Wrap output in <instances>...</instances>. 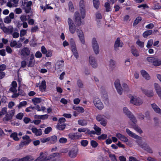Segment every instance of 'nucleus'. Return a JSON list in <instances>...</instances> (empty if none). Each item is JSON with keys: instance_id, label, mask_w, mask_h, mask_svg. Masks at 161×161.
Returning a JSON list of instances; mask_svg holds the SVG:
<instances>
[{"instance_id": "21", "label": "nucleus", "mask_w": 161, "mask_h": 161, "mask_svg": "<svg viewBox=\"0 0 161 161\" xmlns=\"http://www.w3.org/2000/svg\"><path fill=\"white\" fill-rule=\"evenodd\" d=\"M68 136L70 139L75 140L80 138L81 136V135L77 133H72L69 134Z\"/></svg>"}, {"instance_id": "31", "label": "nucleus", "mask_w": 161, "mask_h": 161, "mask_svg": "<svg viewBox=\"0 0 161 161\" xmlns=\"http://www.w3.org/2000/svg\"><path fill=\"white\" fill-rule=\"evenodd\" d=\"M17 158V161H33L34 158L32 156H27L21 158Z\"/></svg>"}, {"instance_id": "26", "label": "nucleus", "mask_w": 161, "mask_h": 161, "mask_svg": "<svg viewBox=\"0 0 161 161\" xmlns=\"http://www.w3.org/2000/svg\"><path fill=\"white\" fill-rule=\"evenodd\" d=\"M31 130L32 132L37 136H40L42 134V131L41 129H37L36 127H34Z\"/></svg>"}, {"instance_id": "19", "label": "nucleus", "mask_w": 161, "mask_h": 161, "mask_svg": "<svg viewBox=\"0 0 161 161\" xmlns=\"http://www.w3.org/2000/svg\"><path fill=\"white\" fill-rule=\"evenodd\" d=\"M89 61L90 64L93 68H96L97 67V64L94 57L92 56H90L89 57Z\"/></svg>"}, {"instance_id": "34", "label": "nucleus", "mask_w": 161, "mask_h": 161, "mask_svg": "<svg viewBox=\"0 0 161 161\" xmlns=\"http://www.w3.org/2000/svg\"><path fill=\"white\" fill-rule=\"evenodd\" d=\"M152 107L154 111L157 113L161 115V110L156 104H152Z\"/></svg>"}, {"instance_id": "28", "label": "nucleus", "mask_w": 161, "mask_h": 161, "mask_svg": "<svg viewBox=\"0 0 161 161\" xmlns=\"http://www.w3.org/2000/svg\"><path fill=\"white\" fill-rule=\"evenodd\" d=\"M141 90L144 94L148 97H152L154 95L153 92L152 91H148L143 88H141Z\"/></svg>"}, {"instance_id": "20", "label": "nucleus", "mask_w": 161, "mask_h": 161, "mask_svg": "<svg viewBox=\"0 0 161 161\" xmlns=\"http://www.w3.org/2000/svg\"><path fill=\"white\" fill-rule=\"evenodd\" d=\"M32 4V2L30 1L27 3L26 6L22 7L25 10V12L26 14L29 13L31 10V6Z\"/></svg>"}, {"instance_id": "4", "label": "nucleus", "mask_w": 161, "mask_h": 161, "mask_svg": "<svg viewBox=\"0 0 161 161\" xmlns=\"http://www.w3.org/2000/svg\"><path fill=\"white\" fill-rule=\"evenodd\" d=\"M124 113L130 119L132 122L136 123L137 120L133 114L126 107H124L123 109Z\"/></svg>"}, {"instance_id": "40", "label": "nucleus", "mask_w": 161, "mask_h": 161, "mask_svg": "<svg viewBox=\"0 0 161 161\" xmlns=\"http://www.w3.org/2000/svg\"><path fill=\"white\" fill-rule=\"evenodd\" d=\"M153 33L152 30H147L143 33L142 35L143 37L146 38L149 36L151 35Z\"/></svg>"}, {"instance_id": "52", "label": "nucleus", "mask_w": 161, "mask_h": 161, "mask_svg": "<svg viewBox=\"0 0 161 161\" xmlns=\"http://www.w3.org/2000/svg\"><path fill=\"white\" fill-rule=\"evenodd\" d=\"M122 85L124 88V90L125 92H128L129 91L130 89L129 86L126 84L124 83Z\"/></svg>"}, {"instance_id": "29", "label": "nucleus", "mask_w": 161, "mask_h": 161, "mask_svg": "<svg viewBox=\"0 0 161 161\" xmlns=\"http://www.w3.org/2000/svg\"><path fill=\"white\" fill-rule=\"evenodd\" d=\"M11 86L9 90L13 92H16V88L17 87V83L15 81H13L11 84Z\"/></svg>"}, {"instance_id": "22", "label": "nucleus", "mask_w": 161, "mask_h": 161, "mask_svg": "<svg viewBox=\"0 0 161 161\" xmlns=\"http://www.w3.org/2000/svg\"><path fill=\"white\" fill-rule=\"evenodd\" d=\"M18 2L19 0H9L7 3V5L10 8L16 7L17 6Z\"/></svg>"}, {"instance_id": "14", "label": "nucleus", "mask_w": 161, "mask_h": 161, "mask_svg": "<svg viewBox=\"0 0 161 161\" xmlns=\"http://www.w3.org/2000/svg\"><path fill=\"white\" fill-rule=\"evenodd\" d=\"M123 46V42L120 41V38L119 37L117 38L115 41L114 45V50L116 51H117L119 50V47H122Z\"/></svg>"}, {"instance_id": "13", "label": "nucleus", "mask_w": 161, "mask_h": 161, "mask_svg": "<svg viewBox=\"0 0 161 161\" xmlns=\"http://www.w3.org/2000/svg\"><path fill=\"white\" fill-rule=\"evenodd\" d=\"M76 32L81 42L83 44H84L85 40L83 32L81 30L78 29L76 31Z\"/></svg>"}, {"instance_id": "8", "label": "nucleus", "mask_w": 161, "mask_h": 161, "mask_svg": "<svg viewBox=\"0 0 161 161\" xmlns=\"http://www.w3.org/2000/svg\"><path fill=\"white\" fill-rule=\"evenodd\" d=\"M93 103L95 106L99 110H102L104 106L101 100L98 98H96L93 100Z\"/></svg>"}, {"instance_id": "54", "label": "nucleus", "mask_w": 161, "mask_h": 161, "mask_svg": "<svg viewBox=\"0 0 161 161\" xmlns=\"http://www.w3.org/2000/svg\"><path fill=\"white\" fill-rule=\"evenodd\" d=\"M31 141L26 140L21 142L20 143V146L23 147L25 145H27Z\"/></svg>"}, {"instance_id": "48", "label": "nucleus", "mask_w": 161, "mask_h": 161, "mask_svg": "<svg viewBox=\"0 0 161 161\" xmlns=\"http://www.w3.org/2000/svg\"><path fill=\"white\" fill-rule=\"evenodd\" d=\"M17 133L16 132H14L10 135V137L12 138L13 139L16 141H18L19 140V138L17 136Z\"/></svg>"}, {"instance_id": "23", "label": "nucleus", "mask_w": 161, "mask_h": 161, "mask_svg": "<svg viewBox=\"0 0 161 161\" xmlns=\"http://www.w3.org/2000/svg\"><path fill=\"white\" fill-rule=\"evenodd\" d=\"M14 13H11L8 16H6L4 19V22L6 24L10 23L11 19L14 18Z\"/></svg>"}, {"instance_id": "5", "label": "nucleus", "mask_w": 161, "mask_h": 161, "mask_svg": "<svg viewBox=\"0 0 161 161\" xmlns=\"http://www.w3.org/2000/svg\"><path fill=\"white\" fill-rule=\"evenodd\" d=\"M130 102L131 103L136 106H139L142 104L143 101L139 97L132 96L130 98Z\"/></svg>"}, {"instance_id": "15", "label": "nucleus", "mask_w": 161, "mask_h": 161, "mask_svg": "<svg viewBox=\"0 0 161 161\" xmlns=\"http://www.w3.org/2000/svg\"><path fill=\"white\" fill-rule=\"evenodd\" d=\"M30 50L27 47H24L21 51L20 53L21 55L24 57H26L30 55Z\"/></svg>"}, {"instance_id": "58", "label": "nucleus", "mask_w": 161, "mask_h": 161, "mask_svg": "<svg viewBox=\"0 0 161 161\" xmlns=\"http://www.w3.org/2000/svg\"><path fill=\"white\" fill-rule=\"evenodd\" d=\"M136 44L140 47L142 48L144 46V43L138 39L136 42Z\"/></svg>"}, {"instance_id": "3", "label": "nucleus", "mask_w": 161, "mask_h": 161, "mask_svg": "<svg viewBox=\"0 0 161 161\" xmlns=\"http://www.w3.org/2000/svg\"><path fill=\"white\" fill-rule=\"evenodd\" d=\"M147 60L149 62L152 63L155 66H158L161 65V59L157 57L152 56L148 57L147 58Z\"/></svg>"}, {"instance_id": "59", "label": "nucleus", "mask_w": 161, "mask_h": 161, "mask_svg": "<svg viewBox=\"0 0 161 161\" xmlns=\"http://www.w3.org/2000/svg\"><path fill=\"white\" fill-rule=\"evenodd\" d=\"M105 7L107 12H109L110 11V5L108 3H105Z\"/></svg>"}, {"instance_id": "41", "label": "nucleus", "mask_w": 161, "mask_h": 161, "mask_svg": "<svg viewBox=\"0 0 161 161\" xmlns=\"http://www.w3.org/2000/svg\"><path fill=\"white\" fill-rule=\"evenodd\" d=\"M77 85L78 88H84V84L82 81L80 79H78L77 81Z\"/></svg>"}, {"instance_id": "64", "label": "nucleus", "mask_w": 161, "mask_h": 161, "mask_svg": "<svg viewBox=\"0 0 161 161\" xmlns=\"http://www.w3.org/2000/svg\"><path fill=\"white\" fill-rule=\"evenodd\" d=\"M24 114L21 113H18L16 116V118L19 119H21L23 117Z\"/></svg>"}, {"instance_id": "38", "label": "nucleus", "mask_w": 161, "mask_h": 161, "mask_svg": "<svg viewBox=\"0 0 161 161\" xmlns=\"http://www.w3.org/2000/svg\"><path fill=\"white\" fill-rule=\"evenodd\" d=\"M73 108L75 110H77L78 112L80 113H83L84 112L85 110L82 107H76L74 106Z\"/></svg>"}, {"instance_id": "1", "label": "nucleus", "mask_w": 161, "mask_h": 161, "mask_svg": "<svg viewBox=\"0 0 161 161\" xmlns=\"http://www.w3.org/2000/svg\"><path fill=\"white\" fill-rule=\"evenodd\" d=\"M48 153L47 152L41 153L40 156L34 161H56L54 158L55 157L60 156V154L58 153H55L51 154L47 156Z\"/></svg>"}, {"instance_id": "56", "label": "nucleus", "mask_w": 161, "mask_h": 161, "mask_svg": "<svg viewBox=\"0 0 161 161\" xmlns=\"http://www.w3.org/2000/svg\"><path fill=\"white\" fill-rule=\"evenodd\" d=\"M7 109L6 107H4L2 108L1 111H0V117L7 113Z\"/></svg>"}, {"instance_id": "39", "label": "nucleus", "mask_w": 161, "mask_h": 161, "mask_svg": "<svg viewBox=\"0 0 161 161\" xmlns=\"http://www.w3.org/2000/svg\"><path fill=\"white\" fill-rule=\"evenodd\" d=\"M65 124H61V123H58L56 127L59 130H63L65 128Z\"/></svg>"}, {"instance_id": "62", "label": "nucleus", "mask_w": 161, "mask_h": 161, "mask_svg": "<svg viewBox=\"0 0 161 161\" xmlns=\"http://www.w3.org/2000/svg\"><path fill=\"white\" fill-rule=\"evenodd\" d=\"M107 137V135L105 134H102L101 135L98 136L97 138L99 140H104Z\"/></svg>"}, {"instance_id": "10", "label": "nucleus", "mask_w": 161, "mask_h": 161, "mask_svg": "<svg viewBox=\"0 0 161 161\" xmlns=\"http://www.w3.org/2000/svg\"><path fill=\"white\" fill-rule=\"evenodd\" d=\"M96 120L100 122V124L103 126H105L107 124V120L104 118V116L101 114H98L96 117Z\"/></svg>"}, {"instance_id": "45", "label": "nucleus", "mask_w": 161, "mask_h": 161, "mask_svg": "<svg viewBox=\"0 0 161 161\" xmlns=\"http://www.w3.org/2000/svg\"><path fill=\"white\" fill-rule=\"evenodd\" d=\"M93 3L94 7L97 9L100 4L99 0H93Z\"/></svg>"}, {"instance_id": "25", "label": "nucleus", "mask_w": 161, "mask_h": 161, "mask_svg": "<svg viewBox=\"0 0 161 161\" xmlns=\"http://www.w3.org/2000/svg\"><path fill=\"white\" fill-rule=\"evenodd\" d=\"M154 86L156 93L161 99V87L159 85L156 83H155L154 84Z\"/></svg>"}, {"instance_id": "27", "label": "nucleus", "mask_w": 161, "mask_h": 161, "mask_svg": "<svg viewBox=\"0 0 161 161\" xmlns=\"http://www.w3.org/2000/svg\"><path fill=\"white\" fill-rule=\"evenodd\" d=\"M2 29L5 33L9 34H12L14 31V28L12 26H9L8 28L4 27Z\"/></svg>"}, {"instance_id": "61", "label": "nucleus", "mask_w": 161, "mask_h": 161, "mask_svg": "<svg viewBox=\"0 0 161 161\" xmlns=\"http://www.w3.org/2000/svg\"><path fill=\"white\" fill-rule=\"evenodd\" d=\"M137 117L138 119L141 120H143L144 119V115L142 113H140L137 114Z\"/></svg>"}, {"instance_id": "63", "label": "nucleus", "mask_w": 161, "mask_h": 161, "mask_svg": "<svg viewBox=\"0 0 161 161\" xmlns=\"http://www.w3.org/2000/svg\"><path fill=\"white\" fill-rule=\"evenodd\" d=\"M109 157L112 161L117 160V159L115 155L110 153L109 154Z\"/></svg>"}, {"instance_id": "42", "label": "nucleus", "mask_w": 161, "mask_h": 161, "mask_svg": "<svg viewBox=\"0 0 161 161\" xmlns=\"http://www.w3.org/2000/svg\"><path fill=\"white\" fill-rule=\"evenodd\" d=\"M71 49L73 55L77 59L79 58V55L76 48H73Z\"/></svg>"}, {"instance_id": "55", "label": "nucleus", "mask_w": 161, "mask_h": 161, "mask_svg": "<svg viewBox=\"0 0 161 161\" xmlns=\"http://www.w3.org/2000/svg\"><path fill=\"white\" fill-rule=\"evenodd\" d=\"M12 117V116H11L9 114H7L3 118V120L4 121H8L11 119Z\"/></svg>"}, {"instance_id": "12", "label": "nucleus", "mask_w": 161, "mask_h": 161, "mask_svg": "<svg viewBox=\"0 0 161 161\" xmlns=\"http://www.w3.org/2000/svg\"><path fill=\"white\" fill-rule=\"evenodd\" d=\"M80 10L81 13V17L84 19L85 16V9L84 1L83 0H81L79 3Z\"/></svg>"}, {"instance_id": "43", "label": "nucleus", "mask_w": 161, "mask_h": 161, "mask_svg": "<svg viewBox=\"0 0 161 161\" xmlns=\"http://www.w3.org/2000/svg\"><path fill=\"white\" fill-rule=\"evenodd\" d=\"M27 104V102L25 101H24L20 102L17 105V107L18 109H20L23 107H25Z\"/></svg>"}, {"instance_id": "57", "label": "nucleus", "mask_w": 161, "mask_h": 161, "mask_svg": "<svg viewBox=\"0 0 161 161\" xmlns=\"http://www.w3.org/2000/svg\"><path fill=\"white\" fill-rule=\"evenodd\" d=\"M102 97L105 103H108V96L106 94H104L103 96H102Z\"/></svg>"}, {"instance_id": "32", "label": "nucleus", "mask_w": 161, "mask_h": 161, "mask_svg": "<svg viewBox=\"0 0 161 161\" xmlns=\"http://www.w3.org/2000/svg\"><path fill=\"white\" fill-rule=\"evenodd\" d=\"M35 60L34 59V56L33 54H31V56L30 58L29 61V63L28 64V67H32L35 64Z\"/></svg>"}, {"instance_id": "53", "label": "nucleus", "mask_w": 161, "mask_h": 161, "mask_svg": "<svg viewBox=\"0 0 161 161\" xmlns=\"http://www.w3.org/2000/svg\"><path fill=\"white\" fill-rule=\"evenodd\" d=\"M142 20V18L141 17H138L135 20L134 22L133 23V26H135L137 25L141 20Z\"/></svg>"}, {"instance_id": "37", "label": "nucleus", "mask_w": 161, "mask_h": 161, "mask_svg": "<svg viewBox=\"0 0 161 161\" xmlns=\"http://www.w3.org/2000/svg\"><path fill=\"white\" fill-rule=\"evenodd\" d=\"M131 51L133 56L138 57L139 56L138 50L134 47H131Z\"/></svg>"}, {"instance_id": "6", "label": "nucleus", "mask_w": 161, "mask_h": 161, "mask_svg": "<svg viewBox=\"0 0 161 161\" xmlns=\"http://www.w3.org/2000/svg\"><path fill=\"white\" fill-rule=\"evenodd\" d=\"M75 22L77 26H80L81 25L84 24L83 20H81L80 15L79 13L78 12H76L75 13Z\"/></svg>"}, {"instance_id": "36", "label": "nucleus", "mask_w": 161, "mask_h": 161, "mask_svg": "<svg viewBox=\"0 0 161 161\" xmlns=\"http://www.w3.org/2000/svg\"><path fill=\"white\" fill-rule=\"evenodd\" d=\"M49 142L51 144H54L57 141V136L55 135H53L50 137H48Z\"/></svg>"}, {"instance_id": "17", "label": "nucleus", "mask_w": 161, "mask_h": 161, "mask_svg": "<svg viewBox=\"0 0 161 161\" xmlns=\"http://www.w3.org/2000/svg\"><path fill=\"white\" fill-rule=\"evenodd\" d=\"M126 132L127 134L130 137L138 140H141L142 137L136 135L135 133L131 131L129 129H126Z\"/></svg>"}, {"instance_id": "24", "label": "nucleus", "mask_w": 161, "mask_h": 161, "mask_svg": "<svg viewBox=\"0 0 161 161\" xmlns=\"http://www.w3.org/2000/svg\"><path fill=\"white\" fill-rule=\"evenodd\" d=\"M6 69V66L4 64H2L0 65V79H3L5 76V74L4 70Z\"/></svg>"}, {"instance_id": "60", "label": "nucleus", "mask_w": 161, "mask_h": 161, "mask_svg": "<svg viewBox=\"0 0 161 161\" xmlns=\"http://www.w3.org/2000/svg\"><path fill=\"white\" fill-rule=\"evenodd\" d=\"M153 43V41L152 39L149 40L147 42L146 47L147 48L150 47Z\"/></svg>"}, {"instance_id": "9", "label": "nucleus", "mask_w": 161, "mask_h": 161, "mask_svg": "<svg viewBox=\"0 0 161 161\" xmlns=\"http://www.w3.org/2000/svg\"><path fill=\"white\" fill-rule=\"evenodd\" d=\"M92 45L95 53L98 54L99 53V47L95 38H93L92 39Z\"/></svg>"}, {"instance_id": "46", "label": "nucleus", "mask_w": 161, "mask_h": 161, "mask_svg": "<svg viewBox=\"0 0 161 161\" xmlns=\"http://www.w3.org/2000/svg\"><path fill=\"white\" fill-rule=\"evenodd\" d=\"M69 42L71 47V49L76 48V45L75 43V41L73 39H70L69 40Z\"/></svg>"}, {"instance_id": "33", "label": "nucleus", "mask_w": 161, "mask_h": 161, "mask_svg": "<svg viewBox=\"0 0 161 161\" xmlns=\"http://www.w3.org/2000/svg\"><path fill=\"white\" fill-rule=\"evenodd\" d=\"M152 107L154 111L157 113L161 115V110L156 104H152Z\"/></svg>"}, {"instance_id": "44", "label": "nucleus", "mask_w": 161, "mask_h": 161, "mask_svg": "<svg viewBox=\"0 0 161 161\" xmlns=\"http://www.w3.org/2000/svg\"><path fill=\"white\" fill-rule=\"evenodd\" d=\"M94 129L96 131V134L97 135H100L101 134V129L99 127L97 126L96 125H95L93 127Z\"/></svg>"}, {"instance_id": "11", "label": "nucleus", "mask_w": 161, "mask_h": 161, "mask_svg": "<svg viewBox=\"0 0 161 161\" xmlns=\"http://www.w3.org/2000/svg\"><path fill=\"white\" fill-rule=\"evenodd\" d=\"M114 84L117 92L119 95H122L123 92V89L120 85V80L119 79H117L115 81Z\"/></svg>"}, {"instance_id": "16", "label": "nucleus", "mask_w": 161, "mask_h": 161, "mask_svg": "<svg viewBox=\"0 0 161 161\" xmlns=\"http://www.w3.org/2000/svg\"><path fill=\"white\" fill-rule=\"evenodd\" d=\"M137 122L136 123L132 122L131 123L129 122V125L131 126V127L133 128L136 131L139 133L140 134L142 132V131L141 128L138 126L136 125Z\"/></svg>"}, {"instance_id": "2", "label": "nucleus", "mask_w": 161, "mask_h": 161, "mask_svg": "<svg viewBox=\"0 0 161 161\" xmlns=\"http://www.w3.org/2000/svg\"><path fill=\"white\" fill-rule=\"evenodd\" d=\"M141 139H142L141 140H137L136 141L138 146L147 152L151 153H153V150L147 143L146 142H142Z\"/></svg>"}, {"instance_id": "7", "label": "nucleus", "mask_w": 161, "mask_h": 161, "mask_svg": "<svg viewBox=\"0 0 161 161\" xmlns=\"http://www.w3.org/2000/svg\"><path fill=\"white\" fill-rule=\"evenodd\" d=\"M68 23L70 32L72 34L74 33L76 31V28L73 21L71 19L69 18L68 19Z\"/></svg>"}, {"instance_id": "49", "label": "nucleus", "mask_w": 161, "mask_h": 161, "mask_svg": "<svg viewBox=\"0 0 161 161\" xmlns=\"http://www.w3.org/2000/svg\"><path fill=\"white\" fill-rule=\"evenodd\" d=\"M78 123L79 125H82L84 126L86 125L87 124V121L86 120L80 119L78 121Z\"/></svg>"}, {"instance_id": "50", "label": "nucleus", "mask_w": 161, "mask_h": 161, "mask_svg": "<svg viewBox=\"0 0 161 161\" xmlns=\"http://www.w3.org/2000/svg\"><path fill=\"white\" fill-rule=\"evenodd\" d=\"M46 87V82L45 80H43L42 83L41 85L40 86V88L41 90H44Z\"/></svg>"}, {"instance_id": "35", "label": "nucleus", "mask_w": 161, "mask_h": 161, "mask_svg": "<svg viewBox=\"0 0 161 161\" xmlns=\"http://www.w3.org/2000/svg\"><path fill=\"white\" fill-rule=\"evenodd\" d=\"M141 74L142 76L147 80L150 79V77L147 73L145 70H142L141 71Z\"/></svg>"}, {"instance_id": "51", "label": "nucleus", "mask_w": 161, "mask_h": 161, "mask_svg": "<svg viewBox=\"0 0 161 161\" xmlns=\"http://www.w3.org/2000/svg\"><path fill=\"white\" fill-rule=\"evenodd\" d=\"M36 116L38 117V119L42 120H44L47 119L49 116V115L47 114L40 115H36Z\"/></svg>"}, {"instance_id": "30", "label": "nucleus", "mask_w": 161, "mask_h": 161, "mask_svg": "<svg viewBox=\"0 0 161 161\" xmlns=\"http://www.w3.org/2000/svg\"><path fill=\"white\" fill-rule=\"evenodd\" d=\"M64 65V61L63 60L60 61L58 60L56 62L55 66V69L56 70H58L61 69Z\"/></svg>"}, {"instance_id": "47", "label": "nucleus", "mask_w": 161, "mask_h": 161, "mask_svg": "<svg viewBox=\"0 0 161 161\" xmlns=\"http://www.w3.org/2000/svg\"><path fill=\"white\" fill-rule=\"evenodd\" d=\"M32 101L34 105H36L37 103H40L42 101L41 98L35 97L32 99Z\"/></svg>"}, {"instance_id": "18", "label": "nucleus", "mask_w": 161, "mask_h": 161, "mask_svg": "<svg viewBox=\"0 0 161 161\" xmlns=\"http://www.w3.org/2000/svg\"><path fill=\"white\" fill-rule=\"evenodd\" d=\"M78 150L76 148H75L70 150L69 152V155L71 158H74L77 156Z\"/></svg>"}]
</instances>
